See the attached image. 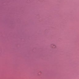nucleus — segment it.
<instances>
[{"label":"nucleus","instance_id":"obj_1","mask_svg":"<svg viewBox=\"0 0 79 79\" xmlns=\"http://www.w3.org/2000/svg\"><path fill=\"white\" fill-rule=\"evenodd\" d=\"M51 46H53V47H53V48H56V45H55V44H51Z\"/></svg>","mask_w":79,"mask_h":79}]
</instances>
